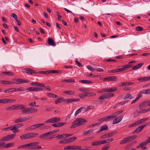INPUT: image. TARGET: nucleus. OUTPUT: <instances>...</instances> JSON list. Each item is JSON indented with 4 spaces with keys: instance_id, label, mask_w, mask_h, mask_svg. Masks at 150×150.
<instances>
[{
    "instance_id": "nucleus-1",
    "label": "nucleus",
    "mask_w": 150,
    "mask_h": 150,
    "mask_svg": "<svg viewBox=\"0 0 150 150\" xmlns=\"http://www.w3.org/2000/svg\"><path fill=\"white\" fill-rule=\"evenodd\" d=\"M86 122V121L85 119L81 117L79 118L73 122L70 127L71 128H76L83 125Z\"/></svg>"
},
{
    "instance_id": "nucleus-2",
    "label": "nucleus",
    "mask_w": 150,
    "mask_h": 150,
    "mask_svg": "<svg viewBox=\"0 0 150 150\" xmlns=\"http://www.w3.org/2000/svg\"><path fill=\"white\" fill-rule=\"evenodd\" d=\"M37 109L32 107H28L26 108V106L25 105V108L22 110V112L23 114H30L37 112Z\"/></svg>"
},
{
    "instance_id": "nucleus-3",
    "label": "nucleus",
    "mask_w": 150,
    "mask_h": 150,
    "mask_svg": "<svg viewBox=\"0 0 150 150\" xmlns=\"http://www.w3.org/2000/svg\"><path fill=\"white\" fill-rule=\"evenodd\" d=\"M38 135V133H29L24 134L21 136L20 138L21 139H30L36 137Z\"/></svg>"
},
{
    "instance_id": "nucleus-4",
    "label": "nucleus",
    "mask_w": 150,
    "mask_h": 150,
    "mask_svg": "<svg viewBox=\"0 0 150 150\" xmlns=\"http://www.w3.org/2000/svg\"><path fill=\"white\" fill-rule=\"evenodd\" d=\"M15 134H13L5 136L0 139V141L8 142L9 140L13 139L15 137Z\"/></svg>"
},
{
    "instance_id": "nucleus-5",
    "label": "nucleus",
    "mask_w": 150,
    "mask_h": 150,
    "mask_svg": "<svg viewBox=\"0 0 150 150\" xmlns=\"http://www.w3.org/2000/svg\"><path fill=\"white\" fill-rule=\"evenodd\" d=\"M31 118V117H21L16 119L14 120V122L17 123L19 122H24L26 120H29Z\"/></svg>"
},
{
    "instance_id": "nucleus-6",
    "label": "nucleus",
    "mask_w": 150,
    "mask_h": 150,
    "mask_svg": "<svg viewBox=\"0 0 150 150\" xmlns=\"http://www.w3.org/2000/svg\"><path fill=\"white\" fill-rule=\"evenodd\" d=\"M114 96V94L112 93H109L107 94H104L99 97V100H103L105 99L111 98Z\"/></svg>"
},
{
    "instance_id": "nucleus-7",
    "label": "nucleus",
    "mask_w": 150,
    "mask_h": 150,
    "mask_svg": "<svg viewBox=\"0 0 150 150\" xmlns=\"http://www.w3.org/2000/svg\"><path fill=\"white\" fill-rule=\"evenodd\" d=\"M60 120V119L58 117H54L50 118L45 121L46 123H54L58 122Z\"/></svg>"
},
{
    "instance_id": "nucleus-8",
    "label": "nucleus",
    "mask_w": 150,
    "mask_h": 150,
    "mask_svg": "<svg viewBox=\"0 0 150 150\" xmlns=\"http://www.w3.org/2000/svg\"><path fill=\"white\" fill-rule=\"evenodd\" d=\"M13 80L14 81V83L16 84H19L24 83H28L29 81L28 80H26L25 79H13Z\"/></svg>"
},
{
    "instance_id": "nucleus-9",
    "label": "nucleus",
    "mask_w": 150,
    "mask_h": 150,
    "mask_svg": "<svg viewBox=\"0 0 150 150\" xmlns=\"http://www.w3.org/2000/svg\"><path fill=\"white\" fill-rule=\"evenodd\" d=\"M113 119L112 115H111L99 119L98 120V121H101L102 122H107L109 121L110 120H112Z\"/></svg>"
},
{
    "instance_id": "nucleus-10",
    "label": "nucleus",
    "mask_w": 150,
    "mask_h": 150,
    "mask_svg": "<svg viewBox=\"0 0 150 150\" xmlns=\"http://www.w3.org/2000/svg\"><path fill=\"white\" fill-rule=\"evenodd\" d=\"M28 147H31V148H29V149H40L42 148L41 146L36 145L35 143H33L28 144Z\"/></svg>"
},
{
    "instance_id": "nucleus-11",
    "label": "nucleus",
    "mask_w": 150,
    "mask_h": 150,
    "mask_svg": "<svg viewBox=\"0 0 150 150\" xmlns=\"http://www.w3.org/2000/svg\"><path fill=\"white\" fill-rule=\"evenodd\" d=\"M117 80V77L116 76H110L104 78L103 79V81L105 82L107 81H115Z\"/></svg>"
},
{
    "instance_id": "nucleus-12",
    "label": "nucleus",
    "mask_w": 150,
    "mask_h": 150,
    "mask_svg": "<svg viewBox=\"0 0 150 150\" xmlns=\"http://www.w3.org/2000/svg\"><path fill=\"white\" fill-rule=\"evenodd\" d=\"M25 105H13V110L21 109L24 110L25 108Z\"/></svg>"
},
{
    "instance_id": "nucleus-13",
    "label": "nucleus",
    "mask_w": 150,
    "mask_h": 150,
    "mask_svg": "<svg viewBox=\"0 0 150 150\" xmlns=\"http://www.w3.org/2000/svg\"><path fill=\"white\" fill-rule=\"evenodd\" d=\"M146 126V125H144L139 127L137 128H136L134 131L133 132L132 134H134L138 133V132L142 130Z\"/></svg>"
},
{
    "instance_id": "nucleus-14",
    "label": "nucleus",
    "mask_w": 150,
    "mask_h": 150,
    "mask_svg": "<svg viewBox=\"0 0 150 150\" xmlns=\"http://www.w3.org/2000/svg\"><path fill=\"white\" fill-rule=\"evenodd\" d=\"M25 70L27 71L26 72L27 73L30 74H38V73L37 71H35L34 70L29 68H25Z\"/></svg>"
},
{
    "instance_id": "nucleus-15",
    "label": "nucleus",
    "mask_w": 150,
    "mask_h": 150,
    "mask_svg": "<svg viewBox=\"0 0 150 150\" xmlns=\"http://www.w3.org/2000/svg\"><path fill=\"white\" fill-rule=\"evenodd\" d=\"M130 141H131V139H130L129 137H128L124 139L120 142V144H123L126 143Z\"/></svg>"
},
{
    "instance_id": "nucleus-16",
    "label": "nucleus",
    "mask_w": 150,
    "mask_h": 150,
    "mask_svg": "<svg viewBox=\"0 0 150 150\" xmlns=\"http://www.w3.org/2000/svg\"><path fill=\"white\" fill-rule=\"evenodd\" d=\"M115 132H112L108 134H104L101 136V138L105 139L109 137H112Z\"/></svg>"
},
{
    "instance_id": "nucleus-17",
    "label": "nucleus",
    "mask_w": 150,
    "mask_h": 150,
    "mask_svg": "<svg viewBox=\"0 0 150 150\" xmlns=\"http://www.w3.org/2000/svg\"><path fill=\"white\" fill-rule=\"evenodd\" d=\"M122 118L123 117L122 116L118 117L116 119H114L113 120L112 122V124H115L119 123L121 121Z\"/></svg>"
},
{
    "instance_id": "nucleus-18",
    "label": "nucleus",
    "mask_w": 150,
    "mask_h": 150,
    "mask_svg": "<svg viewBox=\"0 0 150 150\" xmlns=\"http://www.w3.org/2000/svg\"><path fill=\"white\" fill-rule=\"evenodd\" d=\"M134 84L133 82H123L120 83L119 86H129Z\"/></svg>"
},
{
    "instance_id": "nucleus-19",
    "label": "nucleus",
    "mask_w": 150,
    "mask_h": 150,
    "mask_svg": "<svg viewBox=\"0 0 150 150\" xmlns=\"http://www.w3.org/2000/svg\"><path fill=\"white\" fill-rule=\"evenodd\" d=\"M124 71V69L123 68H122V67L121 68L111 70L109 71V73H117L118 72H120L121 71Z\"/></svg>"
},
{
    "instance_id": "nucleus-20",
    "label": "nucleus",
    "mask_w": 150,
    "mask_h": 150,
    "mask_svg": "<svg viewBox=\"0 0 150 150\" xmlns=\"http://www.w3.org/2000/svg\"><path fill=\"white\" fill-rule=\"evenodd\" d=\"M45 125L44 123H40L33 125L32 126L33 130L41 127Z\"/></svg>"
},
{
    "instance_id": "nucleus-21",
    "label": "nucleus",
    "mask_w": 150,
    "mask_h": 150,
    "mask_svg": "<svg viewBox=\"0 0 150 150\" xmlns=\"http://www.w3.org/2000/svg\"><path fill=\"white\" fill-rule=\"evenodd\" d=\"M10 127L11 130L14 133H16L19 131V129H18L15 125L10 126Z\"/></svg>"
},
{
    "instance_id": "nucleus-22",
    "label": "nucleus",
    "mask_w": 150,
    "mask_h": 150,
    "mask_svg": "<svg viewBox=\"0 0 150 150\" xmlns=\"http://www.w3.org/2000/svg\"><path fill=\"white\" fill-rule=\"evenodd\" d=\"M137 80L139 81L142 82L149 80H150V76L139 78L137 79Z\"/></svg>"
},
{
    "instance_id": "nucleus-23",
    "label": "nucleus",
    "mask_w": 150,
    "mask_h": 150,
    "mask_svg": "<svg viewBox=\"0 0 150 150\" xmlns=\"http://www.w3.org/2000/svg\"><path fill=\"white\" fill-rule=\"evenodd\" d=\"M65 123L64 122L61 123V122H57L55 124H53L52 126L53 127H62L64 125Z\"/></svg>"
},
{
    "instance_id": "nucleus-24",
    "label": "nucleus",
    "mask_w": 150,
    "mask_h": 150,
    "mask_svg": "<svg viewBox=\"0 0 150 150\" xmlns=\"http://www.w3.org/2000/svg\"><path fill=\"white\" fill-rule=\"evenodd\" d=\"M108 128V126L107 125H104L101 126L100 128V129L99 130H98L97 133H100L102 131L104 130H105Z\"/></svg>"
},
{
    "instance_id": "nucleus-25",
    "label": "nucleus",
    "mask_w": 150,
    "mask_h": 150,
    "mask_svg": "<svg viewBox=\"0 0 150 150\" xmlns=\"http://www.w3.org/2000/svg\"><path fill=\"white\" fill-rule=\"evenodd\" d=\"M83 109H84L83 111L84 112L86 111L87 110V109H86V108H85L81 107V108H79V109H78L75 112V115H77L78 114L80 113L82 110H83Z\"/></svg>"
},
{
    "instance_id": "nucleus-26",
    "label": "nucleus",
    "mask_w": 150,
    "mask_h": 150,
    "mask_svg": "<svg viewBox=\"0 0 150 150\" xmlns=\"http://www.w3.org/2000/svg\"><path fill=\"white\" fill-rule=\"evenodd\" d=\"M94 130L93 129H90L87 131H84L83 133V134L85 136H86L88 134H91L93 132Z\"/></svg>"
},
{
    "instance_id": "nucleus-27",
    "label": "nucleus",
    "mask_w": 150,
    "mask_h": 150,
    "mask_svg": "<svg viewBox=\"0 0 150 150\" xmlns=\"http://www.w3.org/2000/svg\"><path fill=\"white\" fill-rule=\"evenodd\" d=\"M48 44L50 45L54 46L56 45L54 43L53 39L50 37L48 38Z\"/></svg>"
},
{
    "instance_id": "nucleus-28",
    "label": "nucleus",
    "mask_w": 150,
    "mask_h": 150,
    "mask_svg": "<svg viewBox=\"0 0 150 150\" xmlns=\"http://www.w3.org/2000/svg\"><path fill=\"white\" fill-rule=\"evenodd\" d=\"M49 135L48 132L42 134L39 136V138L43 139H47V136Z\"/></svg>"
},
{
    "instance_id": "nucleus-29",
    "label": "nucleus",
    "mask_w": 150,
    "mask_h": 150,
    "mask_svg": "<svg viewBox=\"0 0 150 150\" xmlns=\"http://www.w3.org/2000/svg\"><path fill=\"white\" fill-rule=\"evenodd\" d=\"M122 110L117 111L112 113L111 115L113 119L115 118L117 115L120 114L122 113L123 112Z\"/></svg>"
},
{
    "instance_id": "nucleus-30",
    "label": "nucleus",
    "mask_w": 150,
    "mask_h": 150,
    "mask_svg": "<svg viewBox=\"0 0 150 150\" xmlns=\"http://www.w3.org/2000/svg\"><path fill=\"white\" fill-rule=\"evenodd\" d=\"M16 88H11L6 90L4 92L5 93H9L12 92H14L16 91Z\"/></svg>"
},
{
    "instance_id": "nucleus-31",
    "label": "nucleus",
    "mask_w": 150,
    "mask_h": 150,
    "mask_svg": "<svg viewBox=\"0 0 150 150\" xmlns=\"http://www.w3.org/2000/svg\"><path fill=\"white\" fill-rule=\"evenodd\" d=\"M113 140V138H111L110 139H107L105 140L101 141V144H105L107 143L110 142Z\"/></svg>"
},
{
    "instance_id": "nucleus-32",
    "label": "nucleus",
    "mask_w": 150,
    "mask_h": 150,
    "mask_svg": "<svg viewBox=\"0 0 150 150\" xmlns=\"http://www.w3.org/2000/svg\"><path fill=\"white\" fill-rule=\"evenodd\" d=\"M117 90L116 87H113L111 88L105 89V92H112L115 91Z\"/></svg>"
},
{
    "instance_id": "nucleus-33",
    "label": "nucleus",
    "mask_w": 150,
    "mask_h": 150,
    "mask_svg": "<svg viewBox=\"0 0 150 150\" xmlns=\"http://www.w3.org/2000/svg\"><path fill=\"white\" fill-rule=\"evenodd\" d=\"M73 102H74V99L72 98H67L64 100V103H71Z\"/></svg>"
},
{
    "instance_id": "nucleus-34",
    "label": "nucleus",
    "mask_w": 150,
    "mask_h": 150,
    "mask_svg": "<svg viewBox=\"0 0 150 150\" xmlns=\"http://www.w3.org/2000/svg\"><path fill=\"white\" fill-rule=\"evenodd\" d=\"M147 143L146 141H145L142 143H141L140 144L136 146V148L137 149L141 148H143V147H144V145L147 144Z\"/></svg>"
},
{
    "instance_id": "nucleus-35",
    "label": "nucleus",
    "mask_w": 150,
    "mask_h": 150,
    "mask_svg": "<svg viewBox=\"0 0 150 150\" xmlns=\"http://www.w3.org/2000/svg\"><path fill=\"white\" fill-rule=\"evenodd\" d=\"M144 64L143 63H142L141 64H138L134 66H133L132 67V70H136L138 69H139L141 66H142Z\"/></svg>"
},
{
    "instance_id": "nucleus-36",
    "label": "nucleus",
    "mask_w": 150,
    "mask_h": 150,
    "mask_svg": "<svg viewBox=\"0 0 150 150\" xmlns=\"http://www.w3.org/2000/svg\"><path fill=\"white\" fill-rule=\"evenodd\" d=\"M63 93L69 95H72L74 94L75 92L72 91H65L63 92Z\"/></svg>"
},
{
    "instance_id": "nucleus-37",
    "label": "nucleus",
    "mask_w": 150,
    "mask_h": 150,
    "mask_svg": "<svg viewBox=\"0 0 150 150\" xmlns=\"http://www.w3.org/2000/svg\"><path fill=\"white\" fill-rule=\"evenodd\" d=\"M79 81L80 82H81L83 83H86L88 84H91L93 83V82L91 81L88 80H81Z\"/></svg>"
},
{
    "instance_id": "nucleus-38",
    "label": "nucleus",
    "mask_w": 150,
    "mask_h": 150,
    "mask_svg": "<svg viewBox=\"0 0 150 150\" xmlns=\"http://www.w3.org/2000/svg\"><path fill=\"white\" fill-rule=\"evenodd\" d=\"M64 99L62 98H59L56 100L55 103L56 104H57L61 103V102L62 101L64 102Z\"/></svg>"
},
{
    "instance_id": "nucleus-39",
    "label": "nucleus",
    "mask_w": 150,
    "mask_h": 150,
    "mask_svg": "<svg viewBox=\"0 0 150 150\" xmlns=\"http://www.w3.org/2000/svg\"><path fill=\"white\" fill-rule=\"evenodd\" d=\"M76 139V137H72L69 138L67 139V142H73V141L75 140Z\"/></svg>"
},
{
    "instance_id": "nucleus-40",
    "label": "nucleus",
    "mask_w": 150,
    "mask_h": 150,
    "mask_svg": "<svg viewBox=\"0 0 150 150\" xmlns=\"http://www.w3.org/2000/svg\"><path fill=\"white\" fill-rule=\"evenodd\" d=\"M85 93V95L86 97L93 96H95L96 95L95 93L91 92Z\"/></svg>"
},
{
    "instance_id": "nucleus-41",
    "label": "nucleus",
    "mask_w": 150,
    "mask_h": 150,
    "mask_svg": "<svg viewBox=\"0 0 150 150\" xmlns=\"http://www.w3.org/2000/svg\"><path fill=\"white\" fill-rule=\"evenodd\" d=\"M101 144V141H96L92 142V145L93 146H98Z\"/></svg>"
},
{
    "instance_id": "nucleus-42",
    "label": "nucleus",
    "mask_w": 150,
    "mask_h": 150,
    "mask_svg": "<svg viewBox=\"0 0 150 150\" xmlns=\"http://www.w3.org/2000/svg\"><path fill=\"white\" fill-rule=\"evenodd\" d=\"M27 90L30 91H37V87H30L28 88Z\"/></svg>"
},
{
    "instance_id": "nucleus-43",
    "label": "nucleus",
    "mask_w": 150,
    "mask_h": 150,
    "mask_svg": "<svg viewBox=\"0 0 150 150\" xmlns=\"http://www.w3.org/2000/svg\"><path fill=\"white\" fill-rule=\"evenodd\" d=\"M146 106V105L144 102L140 103L139 107V109H142L143 108H145Z\"/></svg>"
},
{
    "instance_id": "nucleus-44",
    "label": "nucleus",
    "mask_w": 150,
    "mask_h": 150,
    "mask_svg": "<svg viewBox=\"0 0 150 150\" xmlns=\"http://www.w3.org/2000/svg\"><path fill=\"white\" fill-rule=\"evenodd\" d=\"M47 94L48 96L50 97H52L53 98H56L57 97V95L50 93H47Z\"/></svg>"
},
{
    "instance_id": "nucleus-45",
    "label": "nucleus",
    "mask_w": 150,
    "mask_h": 150,
    "mask_svg": "<svg viewBox=\"0 0 150 150\" xmlns=\"http://www.w3.org/2000/svg\"><path fill=\"white\" fill-rule=\"evenodd\" d=\"M132 66V65L129 64L127 65H125L123 66H122V68H123L124 69V71H125V69L131 67Z\"/></svg>"
},
{
    "instance_id": "nucleus-46",
    "label": "nucleus",
    "mask_w": 150,
    "mask_h": 150,
    "mask_svg": "<svg viewBox=\"0 0 150 150\" xmlns=\"http://www.w3.org/2000/svg\"><path fill=\"white\" fill-rule=\"evenodd\" d=\"M62 82H65L67 83H73L75 82L74 80V79H68V80H65L63 79L62 80Z\"/></svg>"
},
{
    "instance_id": "nucleus-47",
    "label": "nucleus",
    "mask_w": 150,
    "mask_h": 150,
    "mask_svg": "<svg viewBox=\"0 0 150 150\" xmlns=\"http://www.w3.org/2000/svg\"><path fill=\"white\" fill-rule=\"evenodd\" d=\"M14 145V144L13 143H8L6 144V145H5V148H8L12 147Z\"/></svg>"
},
{
    "instance_id": "nucleus-48",
    "label": "nucleus",
    "mask_w": 150,
    "mask_h": 150,
    "mask_svg": "<svg viewBox=\"0 0 150 150\" xmlns=\"http://www.w3.org/2000/svg\"><path fill=\"white\" fill-rule=\"evenodd\" d=\"M74 146H67L64 147V150L74 149Z\"/></svg>"
},
{
    "instance_id": "nucleus-49",
    "label": "nucleus",
    "mask_w": 150,
    "mask_h": 150,
    "mask_svg": "<svg viewBox=\"0 0 150 150\" xmlns=\"http://www.w3.org/2000/svg\"><path fill=\"white\" fill-rule=\"evenodd\" d=\"M143 94H150V89H148L145 90H143Z\"/></svg>"
},
{
    "instance_id": "nucleus-50",
    "label": "nucleus",
    "mask_w": 150,
    "mask_h": 150,
    "mask_svg": "<svg viewBox=\"0 0 150 150\" xmlns=\"http://www.w3.org/2000/svg\"><path fill=\"white\" fill-rule=\"evenodd\" d=\"M134 97H133L130 94H127L126 95V96L125 97V99H132Z\"/></svg>"
},
{
    "instance_id": "nucleus-51",
    "label": "nucleus",
    "mask_w": 150,
    "mask_h": 150,
    "mask_svg": "<svg viewBox=\"0 0 150 150\" xmlns=\"http://www.w3.org/2000/svg\"><path fill=\"white\" fill-rule=\"evenodd\" d=\"M49 71H37L38 73V74H49Z\"/></svg>"
},
{
    "instance_id": "nucleus-52",
    "label": "nucleus",
    "mask_w": 150,
    "mask_h": 150,
    "mask_svg": "<svg viewBox=\"0 0 150 150\" xmlns=\"http://www.w3.org/2000/svg\"><path fill=\"white\" fill-rule=\"evenodd\" d=\"M2 73L8 75H12L13 74V73L12 72L3 71Z\"/></svg>"
},
{
    "instance_id": "nucleus-53",
    "label": "nucleus",
    "mask_w": 150,
    "mask_h": 150,
    "mask_svg": "<svg viewBox=\"0 0 150 150\" xmlns=\"http://www.w3.org/2000/svg\"><path fill=\"white\" fill-rule=\"evenodd\" d=\"M150 110V108H149L148 109H142L139 111L140 113H145L148 111H149Z\"/></svg>"
},
{
    "instance_id": "nucleus-54",
    "label": "nucleus",
    "mask_w": 150,
    "mask_h": 150,
    "mask_svg": "<svg viewBox=\"0 0 150 150\" xmlns=\"http://www.w3.org/2000/svg\"><path fill=\"white\" fill-rule=\"evenodd\" d=\"M0 103H7V99H0Z\"/></svg>"
},
{
    "instance_id": "nucleus-55",
    "label": "nucleus",
    "mask_w": 150,
    "mask_h": 150,
    "mask_svg": "<svg viewBox=\"0 0 150 150\" xmlns=\"http://www.w3.org/2000/svg\"><path fill=\"white\" fill-rule=\"evenodd\" d=\"M59 71L56 70H49V74L52 73L54 74H57L59 73Z\"/></svg>"
},
{
    "instance_id": "nucleus-56",
    "label": "nucleus",
    "mask_w": 150,
    "mask_h": 150,
    "mask_svg": "<svg viewBox=\"0 0 150 150\" xmlns=\"http://www.w3.org/2000/svg\"><path fill=\"white\" fill-rule=\"evenodd\" d=\"M136 30L137 31H141L143 30V29L141 26H137L136 28Z\"/></svg>"
},
{
    "instance_id": "nucleus-57",
    "label": "nucleus",
    "mask_w": 150,
    "mask_h": 150,
    "mask_svg": "<svg viewBox=\"0 0 150 150\" xmlns=\"http://www.w3.org/2000/svg\"><path fill=\"white\" fill-rule=\"evenodd\" d=\"M86 67L89 70L92 71H94L95 69L94 68H93L91 66L88 65L86 66Z\"/></svg>"
},
{
    "instance_id": "nucleus-58",
    "label": "nucleus",
    "mask_w": 150,
    "mask_h": 150,
    "mask_svg": "<svg viewBox=\"0 0 150 150\" xmlns=\"http://www.w3.org/2000/svg\"><path fill=\"white\" fill-rule=\"evenodd\" d=\"M67 139H65L63 140H60L59 142L60 144H67Z\"/></svg>"
},
{
    "instance_id": "nucleus-59",
    "label": "nucleus",
    "mask_w": 150,
    "mask_h": 150,
    "mask_svg": "<svg viewBox=\"0 0 150 150\" xmlns=\"http://www.w3.org/2000/svg\"><path fill=\"white\" fill-rule=\"evenodd\" d=\"M75 62L76 63V64L79 67H82L83 66V65L82 64L79 63V62H78L77 59H76L75 60Z\"/></svg>"
},
{
    "instance_id": "nucleus-60",
    "label": "nucleus",
    "mask_w": 150,
    "mask_h": 150,
    "mask_svg": "<svg viewBox=\"0 0 150 150\" xmlns=\"http://www.w3.org/2000/svg\"><path fill=\"white\" fill-rule=\"evenodd\" d=\"M149 119L148 118H143L142 119H141L139 120V122H140V123H143V122H144L145 121H146V120H148Z\"/></svg>"
},
{
    "instance_id": "nucleus-61",
    "label": "nucleus",
    "mask_w": 150,
    "mask_h": 150,
    "mask_svg": "<svg viewBox=\"0 0 150 150\" xmlns=\"http://www.w3.org/2000/svg\"><path fill=\"white\" fill-rule=\"evenodd\" d=\"M79 96L80 98H81V99L84 98L85 97H86V96L85 95V93H83V94L81 93V94H80L79 95Z\"/></svg>"
},
{
    "instance_id": "nucleus-62",
    "label": "nucleus",
    "mask_w": 150,
    "mask_h": 150,
    "mask_svg": "<svg viewBox=\"0 0 150 150\" xmlns=\"http://www.w3.org/2000/svg\"><path fill=\"white\" fill-rule=\"evenodd\" d=\"M143 93V91L142 92H140L138 96L136 98H138V100L140 98H141L142 96V94Z\"/></svg>"
},
{
    "instance_id": "nucleus-63",
    "label": "nucleus",
    "mask_w": 150,
    "mask_h": 150,
    "mask_svg": "<svg viewBox=\"0 0 150 150\" xmlns=\"http://www.w3.org/2000/svg\"><path fill=\"white\" fill-rule=\"evenodd\" d=\"M109 147V146L108 145H106L104 147L102 148L101 150H108Z\"/></svg>"
},
{
    "instance_id": "nucleus-64",
    "label": "nucleus",
    "mask_w": 150,
    "mask_h": 150,
    "mask_svg": "<svg viewBox=\"0 0 150 150\" xmlns=\"http://www.w3.org/2000/svg\"><path fill=\"white\" fill-rule=\"evenodd\" d=\"M140 112L139 111H137V112H135L134 113V116L135 117H136L137 116L139 115Z\"/></svg>"
}]
</instances>
